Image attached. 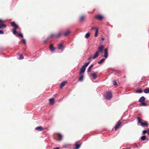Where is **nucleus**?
<instances>
[{
    "label": "nucleus",
    "instance_id": "34",
    "mask_svg": "<svg viewBox=\"0 0 149 149\" xmlns=\"http://www.w3.org/2000/svg\"><path fill=\"white\" fill-rule=\"evenodd\" d=\"M84 18V15H82L80 16L79 18L80 20L82 21L83 20Z\"/></svg>",
    "mask_w": 149,
    "mask_h": 149
},
{
    "label": "nucleus",
    "instance_id": "31",
    "mask_svg": "<svg viewBox=\"0 0 149 149\" xmlns=\"http://www.w3.org/2000/svg\"><path fill=\"white\" fill-rule=\"evenodd\" d=\"M136 91L139 93H141L143 92L142 90L140 89L137 90Z\"/></svg>",
    "mask_w": 149,
    "mask_h": 149
},
{
    "label": "nucleus",
    "instance_id": "4",
    "mask_svg": "<svg viewBox=\"0 0 149 149\" xmlns=\"http://www.w3.org/2000/svg\"><path fill=\"white\" fill-rule=\"evenodd\" d=\"M108 49L107 48H106L104 49V54L103 56L105 58H108Z\"/></svg>",
    "mask_w": 149,
    "mask_h": 149
},
{
    "label": "nucleus",
    "instance_id": "47",
    "mask_svg": "<svg viewBox=\"0 0 149 149\" xmlns=\"http://www.w3.org/2000/svg\"><path fill=\"white\" fill-rule=\"evenodd\" d=\"M102 40H104V38L103 37L102 38Z\"/></svg>",
    "mask_w": 149,
    "mask_h": 149
},
{
    "label": "nucleus",
    "instance_id": "12",
    "mask_svg": "<svg viewBox=\"0 0 149 149\" xmlns=\"http://www.w3.org/2000/svg\"><path fill=\"white\" fill-rule=\"evenodd\" d=\"M75 145L76 146V147L74 148L73 149H79L81 146V144H78L77 142H75Z\"/></svg>",
    "mask_w": 149,
    "mask_h": 149
},
{
    "label": "nucleus",
    "instance_id": "32",
    "mask_svg": "<svg viewBox=\"0 0 149 149\" xmlns=\"http://www.w3.org/2000/svg\"><path fill=\"white\" fill-rule=\"evenodd\" d=\"M12 31H13V33L14 35H15V34H16L17 33V31H16V29H13Z\"/></svg>",
    "mask_w": 149,
    "mask_h": 149
},
{
    "label": "nucleus",
    "instance_id": "20",
    "mask_svg": "<svg viewBox=\"0 0 149 149\" xmlns=\"http://www.w3.org/2000/svg\"><path fill=\"white\" fill-rule=\"evenodd\" d=\"M58 139L59 141H61L62 140V136L60 133H58Z\"/></svg>",
    "mask_w": 149,
    "mask_h": 149
},
{
    "label": "nucleus",
    "instance_id": "23",
    "mask_svg": "<svg viewBox=\"0 0 149 149\" xmlns=\"http://www.w3.org/2000/svg\"><path fill=\"white\" fill-rule=\"evenodd\" d=\"M93 66V65L92 64L87 69V72H90L91 71V68H92Z\"/></svg>",
    "mask_w": 149,
    "mask_h": 149
},
{
    "label": "nucleus",
    "instance_id": "6",
    "mask_svg": "<svg viewBox=\"0 0 149 149\" xmlns=\"http://www.w3.org/2000/svg\"><path fill=\"white\" fill-rule=\"evenodd\" d=\"M95 18L97 19L101 20L103 18V16L101 15H95Z\"/></svg>",
    "mask_w": 149,
    "mask_h": 149
},
{
    "label": "nucleus",
    "instance_id": "14",
    "mask_svg": "<svg viewBox=\"0 0 149 149\" xmlns=\"http://www.w3.org/2000/svg\"><path fill=\"white\" fill-rule=\"evenodd\" d=\"M35 129L39 131H41L44 130V129L41 126H39L35 128Z\"/></svg>",
    "mask_w": 149,
    "mask_h": 149
},
{
    "label": "nucleus",
    "instance_id": "2",
    "mask_svg": "<svg viewBox=\"0 0 149 149\" xmlns=\"http://www.w3.org/2000/svg\"><path fill=\"white\" fill-rule=\"evenodd\" d=\"M112 97L111 92L110 91H107L106 95L104 96L105 99L108 100H110Z\"/></svg>",
    "mask_w": 149,
    "mask_h": 149
},
{
    "label": "nucleus",
    "instance_id": "33",
    "mask_svg": "<svg viewBox=\"0 0 149 149\" xmlns=\"http://www.w3.org/2000/svg\"><path fill=\"white\" fill-rule=\"evenodd\" d=\"M98 31V29H96V31L94 35V36L95 37H96L97 36Z\"/></svg>",
    "mask_w": 149,
    "mask_h": 149
},
{
    "label": "nucleus",
    "instance_id": "13",
    "mask_svg": "<svg viewBox=\"0 0 149 149\" xmlns=\"http://www.w3.org/2000/svg\"><path fill=\"white\" fill-rule=\"evenodd\" d=\"M99 52H98L97 51L95 53L94 56L93 57V59H95L96 58H97L98 56L99 55Z\"/></svg>",
    "mask_w": 149,
    "mask_h": 149
},
{
    "label": "nucleus",
    "instance_id": "18",
    "mask_svg": "<svg viewBox=\"0 0 149 149\" xmlns=\"http://www.w3.org/2000/svg\"><path fill=\"white\" fill-rule=\"evenodd\" d=\"M141 125L142 127L148 126V123L146 122H145V123L141 122Z\"/></svg>",
    "mask_w": 149,
    "mask_h": 149
},
{
    "label": "nucleus",
    "instance_id": "37",
    "mask_svg": "<svg viewBox=\"0 0 149 149\" xmlns=\"http://www.w3.org/2000/svg\"><path fill=\"white\" fill-rule=\"evenodd\" d=\"M49 38V37H48L46 39H45L44 40V43H46L47 41L48 40Z\"/></svg>",
    "mask_w": 149,
    "mask_h": 149
},
{
    "label": "nucleus",
    "instance_id": "41",
    "mask_svg": "<svg viewBox=\"0 0 149 149\" xmlns=\"http://www.w3.org/2000/svg\"><path fill=\"white\" fill-rule=\"evenodd\" d=\"M3 31L2 30H0V34H3Z\"/></svg>",
    "mask_w": 149,
    "mask_h": 149
},
{
    "label": "nucleus",
    "instance_id": "19",
    "mask_svg": "<svg viewBox=\"0 0 149 149\" xmlns=\"http://www.w3.org/2000/svg\"><path fill=\"white\" fill-rule=\"evenodd\" d=\"M144 92L146 94L149 93V88H146L145 89Z\"/></svg>",
    "mask_w": 149,
    "mask_h": 149
},
{
    "label": "nucleus",
    "instance_id": "30",
    "mask_svg": "<svg viewBox=\"0 0 149 149\" xmlns=\"http://www.w3.org/2000/svg\"><path fill=\"white\" fill-rule=\"evenodd\" d=\"M17 36L18 37H20L21 38H23V34L21 33H19L17 34V35L16 36Z\"/></svg>",
    "mask_w": 149,
    "mask_h": 149
},
{
    "label": "nucleus",
    "instance_id": "9",
    "mask_svg": "<svg viewBox=\"0 0 149 149\" xmlns=\"http://www.w3.org/2000/svg\"><path fill=\"white\" fill-rule=\"evenodd\" d=\"M86 69V68L82 66L80 69L79 73V74H81L84 73Z\"/></svg>",
    "mask_w": 149,
    "mask_h": 149
},
{
    "label": "nucleus",
    "instance_id": "5",
    "mask_svg": "<svg viewBox=\"0 0 149 149\" xmlns=\"http://www.w3.org/2000/svg\"><path fill=\"white\" fill-rule=\"evenodd\" d=\"M55 48L54 47L53 45L51 43L49 46V50L52 52H54V51Z\"/></svg>",
    "mask_w": 149,
    "mask_h": 149
},
{
    "label": "nucleus",
    "instance_id": "42",
    "mask_svg": "<svg viewBox=\"0 0 149 149\" xmlns=\"http://www.w3.org/2000/svg\"><path fill=\"white\" fill-rule=\"evenodd\" d=\"M147 132V131L146 130H143V134H145V133Z\"/></svg>",
    "mask_w": 149,
    "mask_h": 149
},
{
    "label": "nucleus",
    "instance_id": "44",
    "mask_svg": "<svg viewBox=\"0 0 149 149\" xmlns=\"http://www.w3.org/2000/svg\"><path fill=\"white\" fill-rule=\"evenodd\" d=\"M91 57H90L88 58V60H90L91 59Z\"/></svg>",
    "mask_w": 149,
    "mask_h": 149
},
{
    "label": "nucleus",
    "instance_id": "15",
    "mask_svg": "<svg viewBox=\"0 0 149 149\" xmlns=\"http://www.w3.org/2000/svg\"><path fill=\"white\" fill-rule=\"evenodd\" d=\"M6 26L3 24H0V29H5L6 27Z\"/></svg>",
    "mask_w": 149,
    "mask_h": 149
},
{
    "label": "nucleus",
    "instance_id": "8",
    "mask_svg": "<svg viewBox=\"0 0 149 149\" xmlns=\"http://www.w3.org/2000/svg\"><path fill=\"white\" fill-rule=\"evenodd\" d=\"M121 124L120 120L118 121L117 122V124L115 126V130H116L118 128Z\"/></svg>",
    "mask_w": 149,
    "mask_h": 149
},
{
    "label": "nucleus",
    "instance_id": "38",
    "mask_svg": "<svg viewBox=\"0 0 149 149\" xmlns=\"http://www.w3.org/2000/svg\"><path fill=\"white\" fill-rule=\"evenodd\" d=\"M113 84L114 85L116 86V85H117V82L115 80H113Z\"/></svg>",
    "mask_w": 149,
    "mask_h": 149
},
{
    "label": "nucleus",
    "instance_id": "40",
    "mask_svg": "<svg viewBox=\"0 0 149 149\" xmlns=\"http://www.w3.org/2000/svg\"><path fill=\"white\" fill-rule=\"evenodd\" d=\"M22 41L24 44H25L26 43V41L25 39H23Z\"/></svg>",
    "mask_w": 149,
    "mask_h": 149
},
{
    "label": "nucleus",
    "instance_id": "25",
    "mask_svg": "<svg viewBox=\"0 0 149 149\" xmlns=\"http://www.w3.org/2000/svg\"><path fill=\"white\" fill-rule=\"evenodd\" d=\"M90 62H89L85 63L83 66L82 67L86 68V67L88 66V65L89 64Z\"/></svg>",
    "mask_w": 149,
    "mask_h": 149
},
{
    "label": "nucleus",
    "instance_id": "39",
    "mask_svg": "<svg viewBox=\"0 0 149 149\" xmlns=\"http://www.w3.org/2000/svg\"><path fill=\"white\" fill-rule=\"evenodd\" d=\"M4 21L2 19H0V24H3Z\"/></svg>",
    "mask_w": 149,
    "mask_h": 149
},
{
    "label": "nucleus",
    "instance_id": "43",
    "mask_svg": "<svg viewBox=\"0 0 149 149\" xmlns=\"http://www.w3.org/2000/svg\"><path fill=\"white\" fill-rule=\"evenodd\" d=\"M96 29H97V28H91V30H92L93 29H95L96 30Z\"/></svg>",
    "mask_w": 149,
    "mask_h": 149
},
{
    "label": "nucleus",
    "instance_id": "10",
    "mask_svg": "<svg viewBox=\"0 0 149 149\" xmlns=\"http://www.w3.org/2000/svg\"><path fill=\"white\" fill-rule=\"evenodd\" d=\"M71 33V31L70 30H68L66 31L63 35L65 36H68Z\"/></svg>",
    "mask_w": 149,
    "mask_h": 149
},
{
    "label": "nucleus",
    "instance_id": "1",
    "mask_svg": "<svg viewBox=\"0 0 149 149\" xmlns=\"http://www.w3.org/2000/svg\"><path fill=\"white\" fill-rule=\"evenodd\" d=\"M145 100V98L144 96L141 97L139 100V102L141 103L140 104L141 106H146L148 105L146 103L144 102Z\"/></svg>",
    "mask_w": 149,
    "mask_h": 149
},
{
    "label": "nucleus",
    "instance_id": "27",
    "mask_svg": "<svg viewBox=\"0 0 149 149\" xmlns=\"http://www.w3.org/2000/svg\"><path fill=\"white\" fill-rule=\"evenodd\" d=\"M146 136L145 135H144L141 137V139L142 141H144L146 139Z\"/></svg>",
    "mask_w": 149,
    "mask_h": 149
},
{
    "label": "nucleus",
    "instance_id": "21",
    "mask_svg": "<svg viewBox=\"0 0 149 149\" xmlns=\"http://www.w3.org/2000/svg\"><path fill=\"white\" fill-rule=\"evenodd\" d=\"M91 75L93 77V79H95L97 77V75L95 73L92 74Z\"/></svg>",
    "mask_w": 149,
    "mask_h": 149
},
{
    "label": "nucleus",
    "instance_id": "24",
    "mask_svg": "<svg viewBox=\"0 0 149 149\" xmlns=\"http://www.w3.org/2000/svg\"><path fill=\"white\" fill-rule=\"evenodd\" d=\"M105 58H103L100 60V61H98L97 63L98 64H101L105 60Z\"/></svg>",
    "mask_w": 149,
    "mask_h": 149
},
{
    "label": "nucleus",
    "instance_id": "22",
    "mask_svg": "<svg viewBox=\"0 0 149 149\" xmlns=\"http://www.w3.org/2000/svg\"><path fill=\"white\" fill-rule=\"evenodd\" d=\"M54 98H51L49 99L50 103L51 104H52L54 102Z\"/></svg>",
    "mask_w": 149,
    "mask_h": 149
},
{
    "label": "nucleus",
    "instance_id": "46",
    "mask_svg": "<svg viewBox=\"0 0 149 149\" xmlns=\"http://www.w3.org/2000/svg\"><path fill=\"white\" fill-rule=\"evenodd\" d=\"M147 132L148 133V134H149V129H148V130H147Z\"/></svg>",
    "mask_w": 149,
    "mask_h": 149
},
{
    "label": "nucleus",
    "instance_id": "7",
    "mask_svg": "<svg viewBox=\"0 0 149 149\" xmlns=\"http://www.w3.org/2000/svg\"><path fill=\"white\" fill-rule=\"evenodd\" d=\"M11 25L12 26L14 27V28L13 29H17L18 28V25L16 24L15 22H12L11 23Z\"/></svg>",
    "mask_w": 149,
    "mask_h": 149
},
{
    "label": "nucleus",
    "instance_id": "29",
    "mask_svg": "<svg viewBox=\"0 0 149 149\" xmlns=\"http://www.w3.org/2000/svg\"><path fill=\"white\" fill-rule=\"evenodd\" d=\"M90 36V34L89 33H86L85 36V37L86 38H88Z\"/></svg>",
    "mask_w": 149,
    "mask_h": 149
},
{
    "label": "nucleus",
    "instance_id": "26",
    "mask_svg": "<svg viewBox=\"0 0 149 149\" xmlns=\"http://www.w3.org/2000/svg\"><path fill=\"white\" fill-rule=\"evenodd\" d=\"M56 34H51V35L49 37V38L52 37H54L55 38H56Z\"/></svg>",
    "mask_w": 149,
    "mask_h": 149
},
{
    "label": "nucleus",
    "instance_id": "11",
    "mask_svg": "<svg viewBox=\"0 0 149 149\" xmlns=\"http://www.w3.org/2000/svg\"><path fill=\"white\" fill-rule=\"evenodd\" d=\"M67 81H64L62 82L60 85V88H62L67 83Z\"/></svg>",
    "mask_w": 149,
    "mask_h": 149
},
{
    "label": "nucleus",
    "instance_id": "16",
    "mask_svg": "<svg viewBox=\"0 0 149 149\" xmlns=\"http://www.w3.org/2000/svg\"><path fill=\"white\" fill-rule=\"evenodd\" d=\"M62 34H63L61 31L59 32L58 33L56 34V38H59Z\"/></svg>",
    "mask_w": 149,
    "mask_h": 149
},
{
    "label": "nucleus",
    "instance_id": "45",
    "mask_svg": "<svg viewBox=\"0 0 149 149\" xmlns=\"http://www.w3.org/2000/svg\"><path fill=\"white\" fill-rule=\"evenodd\" d=\"M53 149H59V148L58 147H57L55 148H54Z\"/></svg>",
    "mask_w": 149,
    "mask_h": 149
},
{
    "label": "nucleus",
    "instance_id": "36",
    "mask_svg": "<svg viewBox=\"0 0 149 149\" xmlns=\"http://www.w3.org/2000/svg\"><path fill=\"white\" fill-rule=\"evenodd\" d=\"M24 58V57L23 56L22 54H21L20 55V57L19 58V60H22Z\"/></svg>",
    "mask_w": 149,
    "mask_h": 149
},
{
    "label": "nucleus",
    "instance_id": "17",
    "mask_svg": "<svg viewBox=\"0 0 149 149\" xmlns=\"http://www.w3.org/2000/svg\"><path fill=\"white\" fill-rule=\"evenodd\" d=\"M84 78V76L83 75H82L80 76V77L79 78L78 81H82L83 80Z\"/></svg>",
    "mask_w": 149,
    "mask_h": 149
},
{
    "label": "nucleus",
    "instance_id": "28",
    "mask_svg": "<svg viewBox=\"0 0 149 149\" xmlns=\"http://www.w3.org/2000/svg\"><path fill=\"white\" fill-rule=\"evenodd\" d=\"M63 46L62 44H60L58 46V48L59 49H61L63 48Z\"/></svg>",
    "mask_w": 149,
    "mask_h": 149
},
{
    "label": "nucleus",
    "instance_id": "3",
    "mask_svg": "<svg viewBox=\"0 0 149 149\" xmlns=\"http://www.w3.org/2000/svg\"><path fill=\"white\" fill-rule=\"evenodd\" d=\"M104 49V47L103 45H101L99 46L98 47V49L97 51L99 53H102V52Z\"/></svg>",
    "mask_w": 149,
    "mask_h": 149
},
{
    "label": "nucleus",
    "instance_id": "35",
    "mask_svg": "<svg viewBox=\"0 0 149 149\" xmlns=\"http://www.w3.org/2000/svg\"><path fill=\"white\" fill-rule=\"evenodd\" d=\"M137 119L138 120V123L141 124V122H142L141 121V119L139 117Z\"/></svg>",
    "mask_w": 149,
    "mask_h": 149
}]
</instances>
